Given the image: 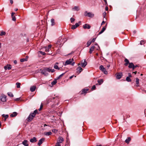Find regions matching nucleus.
<instances>
[{
	"label": "nucleus",
	"instance_id": "nucleus-56",
	"mask_svg": "<svg viewBox=\"0 0 146 146\" xmlns=\"http://www.w3.org/2000/svg\"><path fill=\"white\" fill-rule=\"evenodd\" d=\"M138 65H135V66L134 65V67H133V70L135 68H136V67H138Z\"/></svg>",
	"mask_w": 146,
	"mask_h": 146
},
{
	"label": "nucleus",
	"instance_id": "nucleus-23",
	"mask_svg": "<svg viewBox=\"0 0 146 146\" xmlns=\"http://www.w3.org/2000/svg\"><path fill=\"white\" fill-rule=\"evenodd\" d=\"M131 138L130 137H128L125 140V142L127 143H129V141H131Z\"/></svg>",
	"mask_w": 146,
	"mask_h": 146
},
{
	"label": "nucleus",
	"instance_id": "nucleus-32",
	"mask_svg": "<svg viewBox=\"0 0 146 146\" xmlns=\"http://www.w3.org/2000/svg\"><path fill=\"white\" fill-rule=\"evenodd\" d=\"M6 34V33L5 32H4L3 31H2L1 32L0 35L2 36L3 35H5Z\"/></svg>",
	"mask_w": 146,
	"mask_h": 146
},
{
	"label": "nucleus",
	"instance_id": "nucleus-14",
	"mask_svg": "<svg viewBox=\"0 0 146 146\" xmlns=\"http://www.w3.org/2000/svg\"><path fill=\"white\" fill-rule=\"evenodd\" d=\"M36 141L37 140L36 138L35 137H33L32 139H31L30 140V142L32 143L36 142Z\"/></svg>",
	"mask_w": 146,
	"mask_h": 146
},
{
	"label": "nucleus",
	"instance_id": "nucleus-8",
	"mask_svg": "<svg viewBox=\"0 0 146 146\" xmlns=\"http://www.w3.org/2000/svg\"><path fill=\"white\" fill-rule=\"evenodd\" d=\"M81 66L82 67H84L87 64V62L85 60H82L81 62Z\"/></svg>",
	"mask_w": 146,
	"mask_h": 146
},
{
	"label": "nucleus",
	"instance_id": "nucleus-57",
	"mask_svg": "<svg viewBox=\"0 0 146 146\" xmlns=\"http://www.w3.org/2000/svg\"><path fill=\"white\" fill-rule=\"evenodd\" d=\"M106 15V12H104L103 13V16L104 17V18H105Z\"/></svg>",
	"mask_w": 146,
	"mask_h": 146
},
{
	"label": "nucleus",
	"instance_id": "nucleus-60",
	"mask_svg": "<svg viewBox=\"0 0 146 146\" xmlns=\"http://www.w3.org/2000/svg\"><path fill=\"white\" fill-rule=\"evenodd\" d=\"M14 63L15 64H17V60H15L14 61Z\"/></svg>",
	"mask_w": 146,
	"mask_h": 146
},
{
	"label": "nucleus",
	"instance_id": "nucleus-10",
	"mask_svg": "<svg viewBox=\"0 0 146 146\" xmlns=\"http://www.w3.org/2000/svg\"><path fill=\"white\" fill-rule=\"evenodd\" d=\"M44 140L45 139L44 138H41L39 140L38 142V145L39 146H40L42 143L44 141Z\"/></svg>",
	"mask_w": 146,
	"mask_h": 146
},
{
	"label": "nucleus",
	"instance_id": "nucleus-21",
	"mask_svg": "<svg viewBox=\"0 0 146 146\" xmlns=\"http://www.w3.org/2000/svg\"><path fill=\"white\" fill-rule=\"evenodd\" d=\"M17 115V113L16 112H13V113L11 114L10 116L12 117H13L16 116Z\"/></svg>",
	"mask_w": 146,
	"mask_h": 146
},
{
	"label": "nucleus",
	"instance_id": "nucleus-9",
	"mask_svg": "<svg viewBox=\"0 0 146 146\" xmlns=\"http://www.w3.org/2000/svg\"><path fill=\"white\" fill-rule=\"evenodd\" d=\"M82 68L80 67H79L76 69V73L78 74H79L82 70Z\"/></svg>",
	"mask_w": 146,
	"mask_h": 146
},
{
	"label": "nucleus",
	"instance_id": "nucleus-43",
	"mask_svg": "<svg viewBox=\"0 0 146 146\" xmlns=\"http://www.w3.org/2000/svg\"><path fill=\"white\" fill-rule=\"evenodd\" d=\"M52 132L56 133L57 132L58 130L56 129H54L52 130Z\"/></svg>",
	"mask_w": 146,
	"mask_h": 146
},
{
	"label": "nucleus",
	"instance_id": "nucleus-17",
	"mask_svg": "<svg viewBox=\"0 0 146 146\" xmlns=\"http://www.w3.org/2000/svg\"><path fill=\"white\" fill-rule=\"evenodd\" d=\"M90 28V26L89 25L85 24L83 26V28L84 29H89Z\"/></svg>",
	"mask_w": 146,
	"mask_h": 146
},
{
	"label": "nucleus",
	"instance_id": "nucleus-49",
	"mask_svg": "<svg viewBox=\"0 0 146 146\" xmlns=\"http://www.w3.org/2000/svg\"><path fill=\"white\" fill-rule=\"evenodd\" d=\"M74 20H75V19L73 18H70V21H71V23H72L73 22H74Z\"/></svg>",
	"mask_w": 146,
	"mask_h": 146
},
{
	"label": "nucleus",
	"instance_id": "nucleus-7",
	"mask_svg": "<svg viewBox=\"0 0 146 146\" xmlns=\"http://www.w3.org/2000/svg\"><path fill=\"white\" fill-rule=\"evenodd\" d=\"M87 13V14L86 15H85L86 16H88V17H92L94 16V14L92 13L89 12L87 13V11H86L85 12V14H86V13Z\"/></svg>",
	"mask_w": 146,
	"mask_h": 146
},
{
	"label": "nucleus",
	"instance_id": "nucleus-30",
	"mask_svg": "<svg viewBox=\"0 0 146 146\" xmlns=\"http://www.w3.org/2000/svg\"><path fill=\"white\" fill-rule=\"evenodd\" d=\"M95 49L97 50H98L99 49V46H98V45L97 44V43H96L95 44Z\"/></svg>",
	"mask_w": 146,
	"mask_h": 146
},
{
	"label": "nucleus",
	"instance_id": "nucleus-51",
	"mask_svg": "<svg viewBox=\"0 0 146 146\" xmlns=\"http://www.w3.org/2000/svg\"><path fill=\"white\" fill-rule=\"evenodd\" d=\"M20 100V98H16L14 99V100L16 101H19Z\"/></svg>",
	"mask_w": 146,
	"mask_h": 146
},
{
	"label": "nucleus",
	"instance_id": "nucleus-41",
	"mask_svg": "<svg viewBox=\"0 0 146 146\" xmlns=\"http://www.w3.org/2000/svg\"><path fill=\"white\" fill-rule=\"evenodd\" d=\"M38 53L41 54L43 55H44L46 54V53L44 52L40 51H39Z\"/></svg>",
	"mask_w": 146,
	"mask_h": 146
},
{
	"label": "nucleus",
	"instance_id": "nucleus-16",
	"mask_svg": "<svg viewBox=\"0 0 146 146\" xmlns=\"http://www.w3.org/2000/svg\"><path fill=\"white\" fill-rule=\"evenodd\" d=\"M129 66H128L129 68H132L133 69V68L134 65L133 64L132 62H131V63H129Z\"/></svg>",
	"mask_w": 146,
	"mask_h": 146
},
{
	"label": "nucleus",
	"instance_id": "nucleus-52",
	"mask_svg": "<svg viewBox=\"0 0 146 146\" xmlns=\"http://www.w3.org/2000/svg\"><path fill=\"white\" fill-rule=\"evenodd\" d=\"M55 146H61L60 145V143H56V145Z\"/></svg>",
	"mask_w": 146,
	"mask_h": 146
},
{
	"label": "nucleus",
	"instance_id": "nucleus-11",
	"mask_svg": "<svg viewBox=\"0 0 146 146\" xmlns=\"http://www.w3.org/2000/svg\"><path fill=\"white\" fill-rule=\"evenodd\" d=\"M4 68L5 70H7V69L10 70L11 68V66L10 64H7L4 67Z\"/></svg>",
	"mask_w": 146,
	"mask_h": 146
},
{
	"label": "nucleus",
	"instance_id": "nucleus-48",
	"mask_svg": "<svg viewBox=\"0 0 146 146\" xmlns=\"http://www.w3.org/2000/svg\"><path fill=\"white\" fill-rule=\"evenodd\" d=\"M76 28V26L75 25H72V29H75Z\"/></svg>",
	"mask_w": 146,
	"mask_h": 146
},
{
	"label": "nucleus",
	"instance_id": "nucleus-26",
	"mask_svg": "<svg viewBox=\"0 0 146 146\" xmlns=\"http://www.w3.org/2000/svg\"><path fill=\"white\" fill-rule=\"evenodd\" d=\"M2 116H3V117L5 118L4 120L5 121L7 119L8 117V115L3 114L2 115Z\"/></svg>",
	"mask_w": 146,
	"mask_h": 146
},
{
	"label": "nucleus",
	"instance_id": "nucleus-38",
	"mask_svg": "<svg viewBox=\"0 0 146 146\" xmlns=\"http://www.w3.org/2000/svg\"><path fill=\"white\" fill-rule=\"evenodd\" d=\"M30 118H29V116L27 119L28 121H31L33 119V117H32L31 116H30Z\"/></svg>",
	"mask_w": 146,
	"mask_h": 146
},
{
	"label": "nucleus",
	"instance_id": "nucleus-1",
	"mask_svg": "<svg viewBox=\"0 0 146 146\" xmlns=\"http://www.w3.org/2000/svg\"><path fill=\"white\" fill-rule=\"evenodd\" d=\"M40 71L41 73L46 76L48 74V72H53L55 70L54 69H51L49 68L45 67L43 68V69H40Z\"/></svg>",
	"mask_w": 146,
	"mask_h": 146
},
{
	"label": "nucleus",
	"instance_id": "nucleus-25",
	"mask_svg": "<svg viewBox=\"0 0 146 146\" xmlns=\"http://www.w3.org/2000/svg\"><path fill=\"white\" fill-rule=\"evenodd\" d=\"M51 25L52 26L55 25V23L54 19H52L51 20Z\"/></svg>",
	"mask_w": 146,
	"mask_h": 146
},
{
	"label": "nucleus",
	"instance_id": "nucleus-53",
	"mask_svg": "<svg viewBox=\"0 0 146 146\" xmlns=\"http://www.w3.org/2000/svg\"><path fill=\"white\" fill-rule=\"evenodd\" d=\"M42 107H43V106H42V104L40 105V108L39 109V111H40L42 109Z\"/></svg>",
	"mask_w": 146,
	"mask_h": 146
},
{
	"label": "nucleus",
	"instance_id": "nucleus-3",
	"mask_svg": "<svg viewBox=\"0 0 146 146\" xmlns=\"http://www.w3.org/2000/svg\"><path fill=\"white\" fill-rule=\"evenodd\" d=\"M73 60H74L73 58L70 59L69 60H68L66 61L65 64H64V65L65 66H66L67 65L69 64L72 63V65L73 66L74 64V62H72Z\"/></svg>",
	"mask_w": 146,
	"mask_h": 146
},
{
	"label": "nucleus",
	"instance_id": "nucleus-4",
	"mask_svg": "<svg viewBox=\"0 0 146 146\" xmlns=\"http://www.w3.org/2000/svg\"><path fill=\"white\" fill-rule=\"evenodd\" d=\"M100 69L101 71H102L104 74H108V72L106 70V68L104 67L103 66L101 65L100 67Z\"/></svg>",
	"mask_w": 146,
	"mask_h": 146
},
{
	"label": "nucleus",
	"instance_id": "nucleus-40",
	"mask_svg": "<svg viewBox=\"0 0 146 146\" xmlns=\"http://www.w3.org/2000/svg\"><path fill=\"white\" fill-rule=\"evenodd\" d=\"M57 83V81L56 80H54L52 83L51 84L53 85Z\"/></svg>",
	"mask_w": 146,
	"mask_h": 146
},
{
	"label": "nucleus",
	"instance_id": "nucleus-50",
	"mask_svg": "<svg viewBox=\"0 0 146 146\" xmlns=\"http://www.w3.org/2000/svg\"><path fill=\"white\" fill-rule=\"evenodd\" d=\"M96 88V86L95 85H93L92 88V90H94Z\"/></svg>",
	"mask_w": 146,
	"mask_h": 146
},
{
	"label": "nucleus",
	"instance_id": "nucleus-47",
	"mask_svg": "<svg viewBox=\"0 0 146 146\" xmlns=\"http://www.w3.org/2000/svg\"><path fill=\"white\" fill-rule=\"evenodd\" d=\"M144 41L143 40H142L141 41V42H140V45H142V44H144Z\"/></svg>",
	"mask_w": 146,
	"mask_h": 146
},
{
	"label": "nucleus",
	"instance_id": "nucleus-5",
	"mask_svg": "<svg viewBox=\"0 0 146 146\" xmlns=\"http://www.w3.org/2000/svg\"><path fill=\"white\" fill-rule=\"evenodd\" d=\"M123 74L121 72L117 73L115 75L116 78L117 79H120L122 76Z\"/></svg>",
	"mask_w": 146,
	"mask_h": 146
},
{
	"label": "nucleus",
	"instance_id": "nucleus-29",
	"mask_svg": "<svg viewBox=\"0 0 146 146\" xmlns=\"http://www.w3.org/2000/svg\"><path fill=\"white\" fill-rule=\"evenodd\" d=\"M139 79L138 78H136V83L137 86H139Z\"/></svg>",
	"mask_w": 146,
	"mask_h": 146
},
{
	"label": "nucleus",
	"instance_id": "nucleus-44",
	"mask_svg": "<svg viewBox=\"0 0 146 146\" xmlns=\"http://www.w3.org/2000/svg\"><path fill=\"white\" fill-rule=\"evenodd\" d=\"M52 98L53 99H56V100L57 99V100L58 101V99L59 98L58 96H56V97H53Z\"/></svg>",
	"mask_w": 146,
	"mask_h": 146
},
{
	"label": "nucleus",
	"instance_id": "nucleus-46",
	"mask_svg": "<svg viewBox=\"0 0 146 146\" xmlns=\"http://www.w3.org/2000/svg\"><path fill=\"white\" fill-rule=\"evenodd\" d=\"M34 114H35L36 115V114L37 113H38V111L37 110H35L33 112Z\"/></svg>",
	"mask_w": 146,
	"mask_h": 146
},
{
	"label": "nucleus",
	"instance_id": "nucleus-55",
	"mask_svg": "<svg viewBox=\"0 0 146 146\" xmlns=\"http://www.w3.org/2000/svg\"><path fill=\"white\" fill-rule=\"evenodd\" d=\"M96 39V38H93L92 39V40L91 41H92V42H94L95 41Z\"/></svg>",
	"mask_w": 146,
	"mask_h": 146
},
{
	"label": "nucleus",
	"instance_id": "nucleus-35",
	"mask_svg": "<svg viewBox=\"0 0 146 146\" xmlns=\"http://www.w3.org/2000/svg\"><path fill=\"white\" fill-rule=\"evenodd\" d=\"M16 84L17 88H20V87L21 83H20L17 82Z\"/></svg>",
	"mask_w": 146,
	"mask_h": 146
},
{
	"label": "nucleus",
	"instance_id": "nucleus-27",
	"mask_svg": "<svg viewBox=\"0 0 146 146\" xmlns=\"http://www.w3.org/2000/svg\"><path fill=\"white\" fill-rule=\"evenodd\" d=\"M88 90V89H83L82 90V94H83V93H86Z\"/></svg>",
	"mask_w": 146,
	"mask_h": 146
},
{
	"label": "nucleus",
	"instance_id": "nucleus-62",
	"mask_svg": "<svg viewBox=\"0 0 146 146\" xmlns=\"http://www.w3.org/2000/svg\"><path fill=\"white\" fill-rule=\"evenodd\" d=\"M10 3H11V4H12L13 3V0H10Z\"/></svg>",
	"mask_w": 146,
	"mask_h": 146
},
{
	"label": "nucleus",
	"instance_id": "nucleus-18",
	"mask_svg": "<svg viewBox=\"0 0 146 146\" xmlns=\"http://www.w3.org/2000/svg\"><path fill=\"white\" fill-rule=\"evenodd\" d=\"M72 10L73 11H78L80 10V8L76 6L72 8Z\"/></svg>",
	"mask_w": 146,
	"mask_h": 146
},
{
	"label": "nucleus",
	"instance_id": "nucleus-24",
	"mask_svg": "<svg viewBox=\"0 0 146 146\" xmlns=\"http://www.w3.org/2000/svg\"><path fill=\"white\" fill-rule=\"evenodd\" d=\"M106 27H104L101 31L99 32V34H100L102 33L106 30Z\"/></svg>",
	"mask_w": 146,
	"mask_h": 146
},
{
	"label": "nucleus",
	"instance_id": "nucleus-58",
	"mask_svg": "<svg viewBox=\"0 0 146 146\" xmlns=\"http://www.w3.org/2000/svg\"><path fill=\"white\" fill-rule=\"evenodd\" d=\"M128 75H129L128 77H129V78L130 77H131V76H132L131 74L130 73H128Z\"/></svg>",
	"mask_w": 146,
	"mask_h": 146
},
{
	"label": "nucleus",
	"instance_id": "nucleus-33",
	"mask_svg": "<svg viewBox=\"0 0 146 146\" xmlns=\"http://www.w3.org/2000/svg\"><path fill=\"white\" fill-rule=\"evenodd\" d=\"M8 95L10 97H13V94L11 92H9L7 93Z\"/></svg>",
	"mask_w": 146,
	"mask_h": 146
},
{
	"label": "nucleus",
	"instance_id": "nucleus-28",
	"mask_svg": "<svg viewBox=\"0 0 146 146\" xmlns=\"http://www.w3.org/2000/svg\"><path fill=\"white\" fill-rule=\"evenodd\" d=\"M36 115L34 114L33 113H31L30 115H29V118H30V117L31 116H32V117H33V118L35 117Z\"/></svg>",
	"mask_w": 146,
	"mask_h": 146
},
{
	"label": "nucleus",
	"instance_id": "nucleus-42",
	"mask_svg": "<svg viewBox=\"0 0 146 146\" xmlns=\"http://www.w3.org/2000/svg\"><path fill=\"white\" fill-rule=\"evenodd\" d=\"M126 79V80L128 82L131 81V80L130 78L129 77H127Z\"/></svg>",
	"mask_w": 146,
	"mask_h": 146
},
{
	"label": "nucleus",
	"instance_id": "nucleus-59",
	"mask_svg": "<svg viewBox=\"0 0 146 146\" xmlns=\"http://www.w3.org/2000/svg\"><path fill=\"white\" fill-rule=\"evenodd\" d=\"M15 13L14 12H13L11 13V16L12 17L13 16H14V15H15Z\"/></svg>",
	"mask_w": 146,
	"mask_h": 146
},
{
	"label": "nucleus",
	"instance_id": "nucleus-15",
	"mask_svg": "<svg viewBox=\"0 0 146 146\" xmlns=\"http://www.w3.org/2000/svg\"><path fill=\"white\" fill-rule=\"evenodd\" d=\"M52 47V45L50 44H49L48 45V47H46L45 48V51L46 52H49V49L50 48Z\"/></svg>",
	"mask_w": 146,
	"mask_h": 146
},
{
	"label": "nucleus",
	"instance_id": "nucleus-13",
	"mask_svg": "<svg viewBox=\"0 0 146 146\" xmlns=\"http://www.w3.org/2000/svg\"><path fill=\"white\" fill-rule=\"evenodd\" d=\"M95 49V47L94 45H93L92 47L90 48V50L89 51V53L91 54L92 52L94 51V50Z\"/></svg>",
	"mask_w": 146,
	"mask_h": 146
},
{
	"label": "nucleus",
	"instance_id": "nucleus-39",
	"mask_svg": "<svg viewBox=\"0 0 146 146\" xmlns=\"http://www.w3.org/2000/svg\"><path fill=\"white\" fill-rule=\"evenodd\" d=\"M65 73H63L61 75H60V76H59L58 77H57L56 78V80H58L60 78H61L64 74Z\"/></svg>",
	"mask_w": 146,
	"mask_h": 146
},
{
	"label": "nucleus",
	"instance_id": "nucleus-2",
	"mask_svg": "<svg viewBox=\"0 0 146 146\" xmlns=\"http://www.w3.org/2000/svg\"><path fill=\"white\" fill-rule=\"evenodd\" d=\"M7 96L3 94L0 93V101L5 102L7 101Z\"/></svg>",
	"mask_w": 146,
	"mask_h": 146
},
{
	"label": "nucleus",
	"instance_id": "nucleus-31",
	"mask_svg": "<svg viewBox=\"0 0 146 146\" xmlns=\"http://www.w3.org/2000/svg\"><path fill=\"white\" fill-rule=\"evenodd\" d=\"M98 83H99V85H101L103 82V79H101L100 80H98Z\"/></svg>",
	"mask_w": 146,
	"mask_h": 146
},
{
	"label": "nucleus",
	"instance_id": "nucleus-45",
	"mask_svg": "<svg viewBox=\"0 0 146 146\" xmlns=\"http://www.w3.org/2000/svg\"><path fill=\"white\" fill-rule=\"evenodd\" d=\"M12 17V19L13 21H16V19L15 16H13Z\"/></svg>",
	"mask_w": 146,
	"mask_h": 146
},
{
	"label": "nucleus",
	"instance_id": "nucleus-12",
	"mask_svg": "<svg viewBox=\"0 0 146 146\" xmlns=\"http://www.w3.org/2000/svg\"><path fill=\"white\" fill-rule=\"evenodd\" d=\"M28 141L26 140H24L22 142V144L25 146H28Z\"/></svg>",
	"mask_w": 146,
	"mask_h": 146
},
{
	"label": "nucleus",
	"instance_id": "nucleus-34",
	"mask_svg": "<svg viewBox=\"0 0 146 146\" xmlns=\"http://www.w3.org/2000/svg\"><path fill=\"white\" fill-rule=\"evenodd\" d=\"M92 42V41H91V40H89L87 42V46H89L91 44Z\"/></svg>",
	"mask_w": 146,
	"mask_h": 146
},
{
	"label": "nucleus",
	"instance_id": "nucleus-54",
	"mask_svg": "<svg viewBox=\"0 0 146 146\" xmlns=\"http://www.w3.org/2000/svg\"><path fill=\"white\" fill-rule=\"evenodd\" d=\"M75 25L76 26V28L78 27L79 25L77 23H76Z\"/></svg>",
	"mask_w": 146,
	"mask_h": 146
},
{
	"label": "nucleus",
	"instance_id": "nucleus-36",
	"mask_svg": "<svg viewBox=\"0 0 146 146\" xmlns=\"http://www.w3.org/2000/svg\"><path fill=\"white\" fill-rule=\"evenodd\" d=\"M52 134V133L51 132H46L45 133V134L47 136H49L51 135Z\"/></svg>",
	"mask_w": 146,
	"mask_h": 146
},
{
	"label": "nucleus",
	"instance_id": "nucleus-20",
	"mask_svg": "<svg viewBox=\"0 0 146 146\" xmlns=\"http://www.w3.org/2000/svg\"><path fill=\"white\" fill-rule=\"evenodd\" d=\"M36 88V87L35 86H33L30 88V90L32 92H33L35 91Z\"/></svg>",
	"mask_w": 146,
	"mask_h": 146
},
{
	"label": "nucleus",
	"instance_id": "nucleus-6",
	"mask_svg": "<svg viewBox=\"0 0 146 146\" xmlns=\"http://www.w3.org/2000/svg\"><path fill=\"white\" fill-rule=\"evenodd\" d=\"M64 141V139L62 137H60L58 139L57 143L60 144L62 143Z\"/></svg>",
	"mask_w": 146,
	"mask_h": 146
},
{
	"label": "nucleus",
	"instance_id": "nucleus-63",
	"mask_svg": "<svg viewBox=\"0 0 146 146\" xmlns=\"http://www.w3.org/2000/svg\"><path fill=\"white\" fill-rule=\"evenodd\" d=\"M105 23V21H103L102 22V23H101V25H103Z\"/></svg>",
	"mask_w": 146,
	"mask_h": 146
},
{
	"label": "nucleus",
	"instance_id": "nucleus-64",
	"mask_svg": "<svg viewBox=\"0 0 146 146\" xmlns=\"http://www.w3.org/2000/svg\"><path fill=\"white\" fill-rule=\"evenodd\" d=\"M73 76H70V78L72 79V78H73Z\"/></svg>",
	"mask_w": 146,
	"mask_h": 146
},
{
	"label": "nucleus",
	"instance_id": "nucleus-37",
	"mask_svg": "<svg viewBox=\"0 0 146 146\" xmlns=\"http://www.w3.org/2000/svg\"><path fill=\"white\" fill-rule=\"evenodd\" d=\"M27 61V58H22L20 60V62H23L24 61Z\"/></svg>",
	"mask_w": 146,
	"mask_h": 146
},
{
	"label": "nucleus",
	"instance_id": "nucleus-22",
	"mask_svg": "<svg viewBox=\"0 0 146 146\" xmlns=\"http://www.w3.org/2000/svg\"><path fill=\"white\" fill-rule=\"evenodd\" d=\"M124 61L125 62V63L124 64L125 66H127L128 65V64L129 63V61L126 58L124 60Z\"/></svg>",
	"mask_w": 146,
	"mask_h": 146
},
{
	"label": "nucleus",
	"instance_id": "nucleus-61",
	"mask_svg": "<svg viewBox=\"0 0 146 146\" xmlns=\"http://www.w3.org/2000/svg\"><path fill=\"white\" fill-rule=\"evenodd\" d=\"M110 66V65L108 64L107 66L106 67L107 68V69H108L109 68V67Z\"/></svg>",
	"mask_w": 146,
	"mask_h": 146
},
{
	"label": "nucleus",
	"instance_id": "nucleus-19",
	"mask_svg": "<svg viewBox=\"0 0 146 146\" xmlns=\"http://www.w3.org/2000/svg\"><path fill=\"white\" fill-rule=\"evenodd\" d=\"M58 64V62H56L54 66V68L56 69H58V70H60V68L58 67V66L57 65Z\"/></svg>",
	"mask_w": 146,
	"mask_h": 146
}]
</instances>
